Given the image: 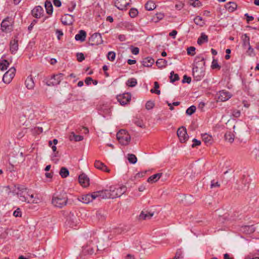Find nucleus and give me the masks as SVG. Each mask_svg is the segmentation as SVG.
Returning a JSON list of instances; mask_svg holds the SVG:
<instances>
[{
  "label": "nucleus",
  "mask_w": 259,
  "mask_h": 259,
  "mask_svg": "<svg viewBox=\"0 0 259 259\" xmlns=\"http://www.w3.org/2000/svg\"><path fill=\"white\" fill-rule=\"evenodd\" d=\"M68 196L66 192L54 194L52 199V203L56 207L62 208L68 203Z\"/></svg>",
  "instance_id": "nucleus-1"
},
{
  "label": "nucleus",
  "mask_w": 259,
  "mask_h": 259,
  "mask_svg": "<svg viewBox=\"0 0 259 259\" xmlns=\"http://www.w3.org/2000/svg\"><path fill=\"white\" fill-rule=\"evenodd\" d=\"M98 242L97 237H93V239H90L87 245L83 247L82 253L84 255H92L94 253V251L98 248L96 245Z\"/></svg>",
  "instance_id": "nucleus-2"
},
{
  "label": "nucleus",
  "mask_w": 259,
  "mask_h": 259,
  "mask_svg": "<svg viewBox=\"0 0 259 259\" xmlns=\"http://www.w3.org/2000/svg\"><path fill=\"white\" fill-rule=\"evenodd\" d=\"M126 187L125 186L115 185L109 187V191L111 195V199L119 197L123 195L126 191Z\"/></svg>",
  "instance_id": "nucleus-3"
},
{
  "label": "nucleus",
  "mask_w": 259,
  "mask_h": 259,
  "mask_svg": "<svg viewBox=\"0 0 259 259\" xmlns=\"http://www.w3.org/2000/svg\"><path fill=\"white\" fill-rule=\"evenodd\" d=\"M119 142L122 145H127L131 141V136L125 130H120L116 135Z\"/></svg>",
  "instance_id": "nucleus-4"
},
{
  "label": "nucleus",
  "mask_w": 259,
  "mask_h": 259,
  "mask_svg": "<svg viewBox=\"0 0 259 259\" xmlns=\"http://www.w3.org/2000/svg\"><path fill=\"white\" fill-rule=\"evenodd\" d=\"M12 23V19L9 17L5 18L1 24L2 31L5 33L11 32L13 30Z\"/></svg>",
  "instance_id": "nucleus-5"
},
{
  "label": "nucleus",
  "mask_w": 259,
  "mask_h": 259,
  "mask_svg": "<svg viewBox=\"0 0 259 259\" xmlns=\"http://www.w3.org/2000/svg\"><path fill=\"white\" fill-rule=\"evenodd\" d=\"M64 74L63 73H59L58 74H54L50 79L47 80V84L48 86H54L59 84L61 81L63 79Z\"/></svg>",
  "instance_id": "nucleus-6"
},
{
  "label": "nucleus",
  "mask_w": 259,
  "mask_h": 259,
  "mask_svg": "<svg viewBox=\"0 0 259 259\" xmlns=\"http://www.w3.org/2000/svg\"><path fill=\"white\" fill-rule=\"evenodd\" d=\"M16 69L12 67L3 75V81L5 83H9L15 75Z\"/></svg>",
  "instance_id": "nucleus-7"
},
{
  "label": "nucleus",
  "mask_w": 259,
  "mask_h": 259,
  "mask_svg": "<svg viewBox=\"0 0 259 259\" xmlns=\"http://www.w3.org/2000/svg\"><path fill=\"white\" fill-rule=\"evenodd\" d=\"M96 198L97 195H95V193L94 192L91 194H82L78 196L77 199L84 203L88 204Z\"/></svg>",
  "instance_id": "nucleus-8"
},
{
  "label": "nucleus",
  "mask_w": 259,
  "mask_h": 259,
  "mask_svg": "<svg viewBox=\"0 0 259 259\" xmlns=\"http://www.w3.org/2000/svg\"><path fill=\"white\" fill-rule=\"evenodd\" d=\"M177 136L181 143L186 142L189 138V136L187 133V130L186 127L184 126H182L178 128L177 131Z\"/></svg>",
  "instance_id": "nucleus-9"
},
{
  "label": "nucleus",
  "mask_w": 259,
  "mask_h": 259,
  "mask_svg": "<svg viewBox=\"0 0 259 259\" xmlns=\"http://www.w3.org/2000/svg\"><path fill=\"white\" fill-rule=\"evenodd\" d=\"M102 42L101 35L99 33H95L89 38V43L91 46L101 44Z\"/></svg>",
  "instance_id": "nucleus-10"
},
{
  "label": "nucleus",
  "mask_w": 259,
  "mask_h": 259,
  "mask_svg": "<svg viewBox=\"0 0 259 259\" xmlns=\"http://www.w3.org/2000/svg\"><path fill=\"white\" fill-rule=\"evenodd\" d=\"M117 101L122 105L127 104L131 100V94L130 93H125L117 96Z\"/></svg>",
  "instance_id": "nucleus-11"
},
{
  "label": "nucleus",
  "mask_w": 259,
  "mask_h": 259,
  "mask_svg": "<svg viewBox=\"0 0 259 259\" xmlns=\"http://www.w3.org/2000/svg\"><path fill=\"white\" fill-rule=\"evenodd\" d=\"M193 76L195 80L199 81L201 80L205 75V72L202 69H199L198 66H195L192 69Z\"/></svg>",
  "instance_id": "nucleus-12"
},
{
  "label": "nucleus",
  "mask_w": 259,
  "mask_h": 259,
  "mask_svg": "<svg viewBox=\"0 0 259 259\" xmlns=\"http://www.w3.org/2000/svg\"><path fill=\"white\" fill-rule=\"evenodd\" d=\"M131 0H116L115 6L120 10H125L130 5Z\"/></svg>",
  "instance_id": "nucleus-13"
},
{
  "label": "nucleus",
  "mask_w": 259,
  "mask_h": 259,
  "mask_svg": "<svg viewBox=\"0 0 259 259\" xmlns=\"http://www.w3.org/2000/svg\"><path fill=\"white\" fill-rule=\"evenodd\" d=\"M95 195H97V198H100L101 199L111 198V195L109 189H104L100 191L95 192Z\"/></svg>",
  "instance_id": "nucleus-14"
},
{
  "label": "nucleus",
  "mask_w": 259,
  "mask_h": 259,
  "mask_svg": "<svg viewBox=\"0 0 259 259\" xmlns=\"http://www.w3.org/2000/svg\"><path fill=\"white\" fill-rule=\"evenodd\" d=\"M26 192H27V191L23 192H16V194L19 198V200L22 202H26L27 203L31 202L33 203H37V201H35V200H33L32 201L29 200H27Z\"/></svg>",
  "instance_id": "nucleus-15"
},
{
  "label": "nucleus",
  "mask_w": 259,
  "mask_h": 259,
  "mask_svg": "<svg viewBox=\"0 0 259 259\" xmlns=\"http://www.w3.org/2000/svg\"><path fill=\"white\" fill-rule=\"evenodd\" d=\"M77 217L73 213L70 212L67 218V221L70 227H74L76 226L77 224Z\"/></svg>",
  "instance_id": "nucleus-16"
},
{
  "label": "nucleus",
  "mask_w": 259,
  "mask_h": 259,
  "mask_svg": "<svg viewBox=\"0 0 259 259\" xmlns=\"http://www.w3.org/2000/svg\"><path fill=\"white\" fill-rule=\"evenodd\" d=\"M44 13L43 8L39 6H36L32 11L31 14L32 15L36 18H39L42 16Z\"/></svg>",
  "instance_id": "nucleus-17"
},
{
  "label": "nucleus",
  "mask_w": 259,
  "mask_h": 259,
  "mask_svg": "<svg viewBox=\"0 0 259 259\" xmlns=\"http://www.w3.org/2000/svg\"><path fill=\"white\" fill-rule=\"evenodd\" d=\"M232 97V94L226 91L223 90L220 92L219 99L222 102L226 101Z\"/></svg>",
  "instance_id": "nucleus-18"
},
{
  "label": "nucleus",
  "mask_w": 259,
  "mask_h": 259,
  "mask_svg": "<svg viewBox=\"0 0 259 259\" xmlns=\"http://www.w3.org/2000/svg\"><path fill=\"white\" fill-rule=\"evenodd\" d=\"M61 20L64 25L72 24L74 21L73 16L70 14H65L64 17L61 18Z\"/></svg>",
  "instance_id": "nucleus-19"
},
{
  "label": "nucleus",
  "mask_w": 259,
  "mask_h": 259,
  "mask_svg": "<svg viewBox=\"0 0 259 259\" xmlns=\"http://www.w3.org/2000/svg\"><path fill=\"white\" fill-rule=\"evenodd\" d=\"M78 181L83 187H86L89 185V178L84 174H82L79 176Z\"/></svg>",
  "instance_id": "nucleus-20"
},
{
  "label": "nucleus",
  "mask_w": 259,
  "mask_h": 259,
  "mask_svg": "<svg viewBox=\"0 0 259 259\" xmlns=\"http://www.w3.org/2000/svg\"><path fill=\"white\" fill-rule=\"evenodd\" d=\"M95 167L97 169L103 171L109 172L110 170L107 167L105 164L99 160H96L95 162Z\"/></svg>",
  "instance_id": "nucleus-21"
},
{
  "label": "nucleus",
  "mask_w": 259,
  "mask_h": 259,
  "mask_svg": "<svg viewBox=\"0 0 259 259\" xmlns=\"http://www.w3.org/2000/svg\"><path fill=\"white\" fill-rule=\"evenodd\" d=\"M18 41L17 39H14L11 40L10 42V50L12 54H15L18 49Z\"/></svg>",
  "instance_id": "nucleus-22"
},
{
  "label": "nucleus",
  "mask_w": 259,
  "mask_h": 259,
  "mask_svg": "<svg viewBox=\"0 0 259 259\" xmlns=\"http://www.w3.org/2000/svg\"><path fill=\"white\" fill-rule=\"evenodd\" d=\"M153 215V212L148 211V210H143L140 215V219L143 220L150 219Z\"/></svg>",
  "instance_id": "nucleus-23"
},
{
  "label": "nucleus",
  "mask_w": 259,
  "mask_h": 259,
  "mask_svg": "<svg viewBox=\"0 0 259 259\" xmlns=\"http://www.w3.org/2000/svg\"><path fill=\"white\" fill-rule=\"evenodd\" d=\"M86 36V32L83 30H80L79 31L78 33L75 35V39L77 41L83 42L85 40Z\"/></svg>",
  "instance_id": "nucleus-24"
},
{
  "label": "nucleus",
  "mask_w": 259,
  "mask_h": 259,
  "mask_svg": "<svg viewBox=\"0 0 259 259\" xmlns=\"http://www.w3.org/2000/svg\"><path fill=\"white\" fill-rule=\"evenodd\" d=\"M154 63V60L151 57H146L144 58L142 61L143 65L145 67H149Z\"/></svg>",
  "instance_id": "nucleus-25"
},
{
  "label": "nucleus",
  "mask_w": 259,
  "mask_h": 259,
  "mask_svg": "<svg viewBox=\"0 0 259 259\" xmlns=\"http://www.w3.org/2000/svg\"><path fill=\"white\" fill-rule=\"evenodd\" d=\"M25 85L29 90H32L34 88V82L31 76L27 77L25 80Z\"/></svg>",
  "instance_id": "nucleus-26"
},
{
  "label": "nucleus",
  "mask_w": 259,
  "mask_h": 259,
  "mask_svg": "<svg viewBox=\"0 0 259 259\" xmlns=\"http://www.w3.org/2000/svg\"><path fill=\"white\" fill-rule=\"evenodd\" d=\"M162 176V173H157L150 176L147 179V182L153 183L156 182Z\"/></svg>",
  "instance_id": "nucleus-27"
},
{
  "label": "nucleus",
  "mask_w": 259,
  "mask_h": 259,
  "mask_svg": "<svg viewBox=\"0 0 259 259\" xmlns=\"http://www.w3.org/2000/svg\"><path fill=\"white\" fill-rule=\"evenodd\" d=\"M45 7L47 13L49 15H52L53 12V7L50 0H46L45 3Z\"/></svg>",
  "instance_id": "nucleus-28"
},
{
  "label": "nucleus",
  "mask_w": 259,
  "mask_h": 259,
  "mask_svg": "<svg viewBox=\"0 0 259 259\" xmlns=\"http://www.w3.org/2000/svg\"><path fill=\"white\" fill-rule=\"evenodd\" d=\"M202 138L203 141L207 146L210 145L212 143V138L211 136L205 134L202 135Z\"/></svg>",
  "instance_id": "nucleus-29"
},
{
  "label": "nucleus",
  "mask_w": 259,
  "mask_h": 259,
  "mask_svg": "<svg viewBox=\"0 0 259 259\" xmlns=\"http://www.w3.org/2000/svg\"><path fill=\"white\" fill-rule=\"evenodd\" d=\"M242 46L244 48H246L247 46H250V38L247 34H244L242 37Z\"/></svg>",
  "instance_id": "nucleus-30"
},
{
  "label": "nucleus",
  "mask_w": 259,
  "mask_h": 259,
  "mask_svg": "<svg viewBox=\"0 0 259 259\" xmlns=\"http://www.w3.org/2000/svg\"><path fill=\"white\" fill-rule=\"evenodd\" d=\"M208 41V38L204 33H201L200 36L197 39V44L199 45H201L204 42H207Z\"/></svg>",
  "instance_id": "nucleus-31"
},
{
  "label": "nucleus",
  "mask_w": 259,
  "mask_h": 259,
  "mask_svg": "<svg viewBox=\"0 0 259 259\" xmlns=\"http://www.w3.org/2000/svg\"><path fill=\"white\" fill-rule=\"evenodd\" d=\"M237 7V4L235 3L232 2H230L227 3L225 5V8L226 9L231 12L234 11L236 9Z\"/></svg>",
  "instance_id": "nucleus-32"
},
{
  "label": "nucleus",
  "mask_w": 259,
  "mask_h": 259,
  "mask_svg": "<svg viewBox=\"0 0 259 259\" xmlns=\"http://www.w3.org/2000/svg\"><path fill=\"white\" fill-rule=\"evenodd\" d=\"M106 217V212L102 210H99L96 212V217L99 220L103 221L105 220Z\"/></svg>",
  "instance_id": "nucleus-33"
},
{
  "label": "nucleus",
  "mask_w": 259,
  "mask_h": 259,
  "mask_svg": "<svg viewBox=\"0 0 259 259\" xmlns=\"http://www.w3.org/2000/svg\"><path fill=\"white\" fill-rule=\"evenodd\" d=\"M145 9L148 11H152L155 9L156 5L152 1H148L145 5Z\"/></svg>",
  "instance_id": "nucleus-34"
},
{
  "label": "nucleus",
  "mask_w": 259,
  "mask_h": 259,
  "mask_svg": "<svg viewBox=\"0 0 259 259\" xmlns=\"http://www.w3.org/2000/svg\"><path fill=\"white\" fill-rule=\"evenodd\" d=\"M83 139V136L80 135H76L73 132L71 133L69 137V139L70 141H74L75 142L82 141Z\"/></svg>",
  "instance_id": "nucleus-35"
},
{
  "label": "nucleus",
  "mask_w": 259,
  "mask_h": 259,
  "mask_svg": "<svg viewBox=\"0 0 259 259\" xmlns=\"http://www.w3.org/2000/svg\"><path fill=\"white\" fill-rule=\"evenodd\" d=\"M167 61L163 59H158L156 62V64L159 68L165 67L167 65Z\"/></svg>",
  "instance_id": "nucleus-36"
},
{
  "label": "nucleus",
  "mask_w": 259,
  "mask_h": 259,
  "mask_svg": "<svg viewBox=\"0 0 259 259\" xmlns=\"http://www.w3.org/2000/svg\"><path fill=\"white\" fill-rule=\"evenodd\" d=\"M59 174L62 178H65L69 176V171L67 168L62 167L60 170Z\"/></svg>",
  "instance_id": "nucleus-37"
},
{
  "label": "nucleus",
  "mask_w": 259,
  "mask_h": 259,
  "mask_svg": "<svg viewBox=\"0 0 259 259\" xmlns=\"http://www.w3.org/2000/svg\"><path fill=\"white\" fill-rule=\"evenodd\" d=\"M133 122L139 127L144 128L146 127L145 124H144L143 120L141 119L136 118L133 119Z\"/></svg>",
  "instance_id": "nucleus-38"
},
{
  "label": "nucleus",
  "mask_w": 259,
  "mask_h": 259,
  "mask_svg": "<svg viewBox=\"0 0 259 259\" xmlns=\"http://www.w3.org/2000/svg\"><path fill=\"white\" fill-rule=\"evenodd\" d=\"M9 65L7 60L4 59L0 62V69L2 71L6 70Z\"/></svg>",
  "instance_id": "nucleus-39"
},
{
  "label": "nucleus",
  "mask_w": 259,
  "mask_h": 259,
  "mask_svg": "<svg viewBox=\"0 0 259 259\" xmlns=\"http://www.w3.org/2000/svg\"><path fill=\"white\" fill-rule=\"evenodd\" d=\"M126 84L129 87H134L137 84V79L135 78H129L127 80Z\"/></svg>",
  "instance_id": "nucleus-40"
},
{
  "label": "nucleus",
  "mask_w": 259,
  "mask_h": 259,
  "mask_svg": "<svg viewBox=\"0 0 259 259\" xmlns=\"http://www.w3.org/2000/svg\"><path fill=\"white\" fill-rule=\"evenodd\" d=\"M170 82L173 83L175 81L179 80L180 78L178 74H175L174 71L170 72L169 76Z\"/></svg>",
  "instance_id": "nucleus-41"
},
{
  "label": "nucleus",
  "mask_w": 259,
  "mask_h": 259,
  "mask_svg": "<svg viewBox=\"0 0 259 259\" xmlns=\"http://www.w3.org/2000/svg\"><path fill=\"white\" fill-rule=\"evenodd\" d=\"M128 160L129 162L132 164H135L137 161V158L135 155L133 154H128Z\"/></svg>",
  "instance_id": "nucleus-42"
},
{
  "label": "nucleus",
  "mask_w": 259,
  "mask_h": 259,
  "mask_svg": "<svg viewBox=\"0 0 259 259\" xmlns=\"http://www.w3.org/2000/svg\"><path fill=\"white\" fill-rule=\"evenodd\" d=\"M202 18L199 16H196L194 19L195 23L196 25L200 26H203V25L204 24V22H202Z\"/></svg>",
  "instance_id": "nucleus-43"
},
{
  "label": "nucleus",
  "mask_w": 259,
  "mask_h": 259,
  "mask_svg": "<svg viewBox=\"0 0 259 259\" xmlns=\"http://www.w3.org/2000/svg\"><path fill=\"white\" fill-rule=\"evenodd\" d=\"M196 107L194 105H192L186 110V113L187 115H191L196 111Z\"/></svg>",
  "instance_id": "nucleus-44"
},
{
  "label": "nucleus",
  "mask_w": 259,
  "mask_h": 259,
  "mask_svg": "<svg viewBox=\"0 0 259 259\" xmlns=\"http://www.w3.org/2000/svg\"><path fill=\"white\" fill-rule=\"evenodd\" d=\"M183 257V251L181 249H179L177 250L175 255L172 259H182Z\"/></svg>",
  "instance_id": "nucleus-45"
},
{
  "label": "nucleus",
  "mask_w": 259,
  "mask_h": 259,
  "mask_svg": "<svg viewBox=\"0 0 259 259\" xmlns=\"http://www.w3.org/2000/svg\"><path fill=\"white\" fill-rule=\"evenodd\" d=\"M138 14V11L136 8H132L130 10L129 14L132 18L136 17Z\"/></svg>",
  "instance_id": "nucleus-46"
},
{
  "label": "nucleus",
  "mask_w": 259,
  "mask_h": 259,
  "mask_svg": "<svg viewBox=\"0 0 259 259\" xmlns=\"http://www.w3.org/2000/svg\"><path fill=\"white\" fill-rule=\"evenodd\" d=\"M247 47H248V50L246 51L247 55L251 57L255 56V54L254 53V49L251 47V46L250 45Z\"/></svg>",
  "instance_id": "nucleus-47"
},
{
  "label": "nucleus",
  "mask_w": 259,
  "mask_h": 259,
  "mask_svg": "<svg viewBox=\"0 0 259 259\" xmlns=\"http://www.w3.org/2000/svg\"><path fill=\"white\" fill-rule=\"evenodd\" d=\"M211 67L213 69H218V70H220L221 69V66L218 64L217 60L214 59H213L212 60Z\"/></svg>",
  "instance_id": "nucleus-48"
},
{
  "label": "nucleus",
  "mask_w": 259,
  "mask_h": 259,
  "mask_svg": "<svg viewBox=\"0 0 259 259\" xmlns=\"http://www.w3.org/2000/svg\"><path fill=\"white\" fill-rule=\"evenodd\" d=\"M225 138L226 140L228 141L230 143H232L234 141V137L233 135L231 134L230 133H226L225 135Z\"/></svg>",
  "instance_id": "nucleus-49"
},
{
  "label": "nucleus",
  "mask_w": 259,
  "mask_h": 259,
  "mask_svg": "<svg viewBox=\"0 0 259 259\" xmlns=\"http://www.w3.org/2000/svg\"><path fill=\"white\" fill-rule=\"evenodd\" d=\"M115 56L116 54L114 52H109L107 54V58L111 61H113L115 60Z\"/></svg>",
  "instance_id": "nucleus-50"
},
{
  "label": "nucleus",
  "mask_w": 259,
  "mask_h": 259,
  "mask_svg": "<svg viewBox=\"0 0 259 259\" xmlns=\"http://www.w3.org/2000/svg\"><path fill=\"white\" fill-rule=\"evenodd\" d=\"M154 106V103L151 101H148L147 102L145 105V107L147 110L152 109Z\"/></svg>",
  "instance_id": "nucleus-51"
},
{
  "label": "nucleus",
  "mask_w": 259,
  "mask_h": 259,
  "mask_svg": "<svg viewBox=\"0 0 259 259\" xmlns=\"http://www.w3.org/2000/svg\"><path fill=\"white\" fill-rule=\"evenodd\" d=\"M195 48L194 47H190L187 49V54L191 56H194L195 54Z\"/></svg>",
  "instance_id": "nucleus-52"
},
{
  "label": "nucleus",
  "mask_w": 259,
  "mask_h": 259,
  "mask_svg": "<svg viewBox=\"0 0 259 259\" xmlns=\"http://www.w3.org/2000/svg\"><path fill=\"white\" fill-rule=\"evenodd\" d=\"M232 115L236 118L239 117L241 115V112L239 110L235 109L232 110Z\"/></svg>",
  "instance_id": "nucleus-53"
},
{
  "label": "nucleus",
  "mask_w": 259,
  "mask_h": 259,
  "mask_svg": "<svg viewBox=\"0 0 259 259\" xmlns=\"http://www.w3.org/2000/svg\"><path fill=\"white\" fill-rule=\"evenodd\" d=\"M204 60H205L204 58L203 57H201V56H197L195 59V61L196 62V64H197L200 62H203V66L205 65V62Z\"/></svg>",
  "instance_id": "nucleus-54"
},
{
  "label": "nucleus",
  "mask_w": 259,
  "mask_h": 259,
  "mask_svg": "<svg viewBox=\"0 0 259 259\" xmlns=\"http://www.w3.org/2000/svg\"><path fill=\"white\" fill-rule=\"evenodd\" d=\"M76 57L78 62H82L85 59L83 54L81 53H77Z\"/></svg>",
  "instance_id": "nucleus-55"
},
{
  "label": "nucleus",
  "mask_w": 259,
  "mask_h": 259,
  "mask_svg": "<svg viewBox=\"0 0 259 259\" xmlns=\"http://www.w3.org/2000/svg\"><path fill=\"white\" fill-rule=\"evenodd\" d=\"M15 187L18 190L17 192L26 191L27 190V189L26 187L20 185H18L17 186L15 185Z\"/></svg>",
  "instance_id": "nucleus-56"
},
{
  "label": "nucleus",
  "mask_w": 259,
  "mask_h": 259,
  "mask_svg": "<svg viewBox=\"0 0 259 259\" xmlns=\"http://www.w3.org/2000/svg\"><path fill=\"white\" fill-rule=\"evenodd\" d=\"M192 142H193L191 146L192 148L196 147L197 146L200 145L201 143L200 141L197 140L196 139H193Z\"/></svg>",
  "instance_id": "nucleus-57"
},
{
  "label": "nucleus",
  "mask_w": 259,
  "mask_h": 259,
  "mask_svg": "<svg viewBox=\"0 0 259 259\" xmlns=\"http://www.w3.org/2000/svg\"><path fill=\"white\" fill-rule=\"evenodd\" d=\"M21 215L22 212L21 209L19 208H18L13 212V215L15 217H21Z\"/></svg>",
  "instance_id": "nucleus-58"
},
{
  "label": "nucleus",
  "mask_w": 259,
  "mask_h": 259,
  "mask_svg": "<svg viewBox=\"0 0 259 259\" xmlns=\"http://www.w3.org/2000/svg\"><path fill=\"white\" fill-rule=\"evenodd\" d=\"M191 5L194 7H200L201 6L202 4L199 0H195L193 1L192 3H191Z\"/></svg>",
  "instance_id": "nucleus-59"
},
{
  "label": "nucleus",
  "mask_w": 259,
  "mask_h": 259,
  "mask_svg": "<svg viewBox=\"0 0 259 259\" xmlns=\"http://www.w3.org/2000/svg\"><path fill=\"white\" fill-rule=\"evenodd\" d=\"M124 26L125 27V28H126L127 30L131 31L133 30L134 28V25L132 23L129 22H126L124 24Z\"/></svg>",
  "instance_id": "nucleus-60"
},
{
  "label": "nucleus",
  "mask_w": 259,
  "mask_h": 259,
  "mask_svg": "<svg viewBox=\"0 0 259 259\" xmlns=\"http://www.w3.org/2000/svg\"><path fill=\"white\" fill-rule=\"evenodd\" d=\"M146 171H141V172H138L137 174H136V175H135V178L136 179H138V178H143V177L145 176V175H146Z\"/></svg>",
  "instance_id": "nucleus-61"
},
{
  "label": "nucleus",
  "mask_w": 259,
  "mask_h": 259,
  "mask_svg": "<svg viewBox=\"0 0 259 259\" xmlns=\"http://www.w3.org/2000/svg\"><path fill=\"white\" fill-rule=\"evenodd\" d=\"M156 20H155V22L159 21V20H162L164 18V14L161 13H157L156 14Z\"/></svg>",
  "instance_id": "nucleus-62"
},
{
  "label": "nucleus",
  "mask_w": 259,
  "mask_h": 259,
  "mask_svg": "<svg viewBox=\"0 0 259 259\" xmlns=\"http://www.w3.org/2000/svg\"><path fill=\"white\" fill-rule=\"evenodd\" d=\"M220 184L219 183V182H215L214 180H212L211 181V184H210V188H213L214 187H220Z\"/></svg>",
  "instance_id": "nucleus-63"
},
{
  "label": "nucleus",
  "mask_w": 259,
  "mask_h": 259,
  "mask_svg": "<svg viewBox=\"0 0 259 259\" xmlns=\"http://www.w3.org/2000/svg\"><path fill=\"white\" fill-rule=\"evenodd\" d=\"M56 33L57 35V38L58 40L61 39V37L63 35V32L61 30L57 29L56 30Z\"/></svg>",
  "instance_id": "nucleus-64"
}]
</instances>
